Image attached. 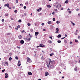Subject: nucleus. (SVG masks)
<instances>
[{
  "label": "nucleus",
  "instance_id": "f257e3e1",
  "mask_svg": "<svg viewBox=\"0 0 80 80\" xmlns=\"http://www.w3.org/2000/svg\"><path fill=\"white\" fill-rule=\"evenodd\" d=\"M49 62L52 65H54L55 63V62L54 61H51V59L50 58H49Z\"/></svg>",
  "mask_w": 80,
  "mask_h": 80
},
{
  "label": "nucleus",
  "instance_id": "f03ea898",
  "mask_svg": "<svg viewBox=\"0 0 80 80\" xmlns=\"http://www.w3.org/2000/svg\"><path fill=\"white\" fill-rule=\"evenodd\" d=\"M46 63L47 67H48V68H49V67H50V61H49V63H48V62H47Z\"/></svg>",
  "mask_w": 80,
  "mask_h": 80
},
{
  "label": "nucleus",
  "instance_id": "7ed1b4c3",
  "mask_svg": "<svg viewBox=\"0 0 80 80\" xmlns=\"http://www.w3.org/2000/svg\"><path fill=\"white\" fill-rule=\"evenodd\" d=\"M27 62H29V63H30L31 62V59H30V58L28 57H27Z\"/></svg>",
  "mask_w": 80,
  "mask_h": 80
},
{
  "label": "nucleus",
  "instance_id": "20e7f679",
  "mask_svg": "<svg viewBox=\"0 0 80 80\" xmlns=\"http://www.w3.org/2000/svg\"><path fill=\"white\" fill-rule=\"evenodd\" d=\"M55 68V67L53 65H51L50 66V69H53L54 68Z\"/></svg>",
  "mask_w": 80,
  "mask_h": 80
},
{
  "label": "nucleus",
  "instance_id": "39448f33",
  "mask_svg": "<svg viewBox=\"0 0 80 80\" xmlns=\"http://www.w3.org/2000/svg\"><path fill=\"white\" fill-rule=\"evenodd\" d=\"M24 39L25 40H26V41H30V40H31V38H25Z\"/></svg>",
  "mask_w": 80,
  "mask_h": 80
},
{
  "label": "nucleus",
  "instance_id": "423d86ee",
  "mask_svg": "<svg viewBox=\"0 0 80 80\" xmlns=\"http://www.w3.org/2000/svg\"><path fill=\"white\" fill-rule=\"evenodd\" d=\"M39 47H42V48H43V47H45V45L43 46V44H41L39 45Z\"/></svg>",
  "mask_w": 80,
  "mask_h": 80
},
{
  "label": "nucleus",
  "instance_id": "0eeeda50",
  "mask_svg": "<svg viewBox=\"0 0 80 80\" xmlns=\"http://www.w3.org/2000/svg\"><path fill=\"white\" fill-rule=\"evenodd\" d=\"M56 30H57V31L55 32V33H58L59 32L58 31H59V29L58 28H56Z\"/></svg>",
  "mask_w": 80,
  "mask_h": 80
},
{
  "label": "nucleus",
  "instance_id": "6e6552de",
  "mask_svg": "<svg viewBox=\"0 0 80 80\" xmlns=\"http://www.w3.org/2000/svg\"><path fill=\"white\" fill-rule=\"evenodd\" d=\"M45 76H48V75H49V74L48 73V72H45Z\"/></svg>",
  "mask_w": 80,
  "mask_h": 80
},
{
  "label": "nucleus",
  "instance_id": "1a4fd4ad",
  "mask_svg": "<svg viewBox=\"0 0 80 80\" xmlns=\"http://www.w3.org/2000/svg\"><path fill=\"white\" fill-rule=\"evenodd\" d=\"M28 74L29 75H32V73L31 72H28Z\"/></svg>",
  "mask_w": 80,
  "mask_h": 80
},
{
  "label": "nucleus",
  "instance_id": "9d476101",
  "mask_svg": "<svg viewBox=\"0 0 80 80\" xmlns=\"http://www.w3.org/2000/svg\"><path fill=\"white\" fill-rule=\"evenodd\" d=\"M20 43L21 44H23L24 43V41L23 40H21L20 41Z\"/></svg>",
  "mask_w": 80,
  "mask_h": 80
},
{
  "label": "nucleus",
  "instance_id": "9b49d317",
  "mask_svg": "<svg viewBox=\"0 0 80 80\" xmlns=\"http://www.w3.org/2000/svg\"><path fill=\"white\" fill-rule=\"evenodd\" d=\"M4 7H9V4L7 3L4 5Z\"/></svg>",
  "mask_w": 80,
  "mask_h": 80
},
{
  "label": "nucleus",
  "instance_id": "f8f14e48",
  "mask_svg": "<svg viewBox=\"0 0 80 80\" xmlns=\"http://www.w3.org/2000/svg\"><path fill=\"white\" fill-rule=\"evenodd\" d=\"M18 37L19 38V39H22V35H19L18 36Z\"/></svg>",
  "mask_w": 80,
  "mask_h": 80
},
{
  "label": "nucleus",
  "instance_id": "ddd939ff",
  "mask_svg": "<svg viewBox=\"0 0 80 80\" xmlns=\"http://www.w3.org/2000/svg\"><path fill=\"white\" fill-rule=\"evenodd\" d=\"M59 5L60 6V7H61V4H59L58 5H57L56 7V8H57L58 7V6Z\"/></svg>",
  "mask_w": 80,
  "mask_h": 80
},
{
  "label": "nucleus",
  "instance_id": "4468645a",
  "mask_svg": "<svg viewBox=\"0 0 80 80\" xmlns=\"http://www.w3.org/2000/svg\"><path fill=\"white\" fill-rule=\"evenodd\" d=\"M20 60H19L18 61V67H20V65H21V64H20Z\"/></svg>",
  "mask_w": 80,
  "mask_h": 80
},
{
  "label": "nucleus",
  "instance_id": "2eb2a0df",
  "mask_svg": "<svg viewBox=\"0 0 80 80\" xmlns=\"http://www.w3.org/2000/svg\"><path fill=\"white\" fill-rule=\"evenodd\" d=\"M39 33L38 32H35V36H37V35H38Z\"/></svg>",
  "mask_w": 80,
  "mask_h": 80
},
{
  "label": "nucleus",
  "instance_id": "dca6fc26",
  "mask_svg": "<svg viewBox=\"0 0 80 80\" xmlns=\"http://www.w3.org/2000/svg\"><path fill=\"white\" fill-rule=\"evenodd\" d=\"M48 24H49V25H50V24L52 23V21H48Z\"/></svg>",
  "mask_w": 80,
  "mask_h": 80
},
{
  "label": "nucleus",
  "instance_id": "f3484780",
  "mask_svg": "<svg viewBox=\"0 0 80 80\" xmlns=\"http://www.w3.org/2000/svg\"><path fill=\"white\" fill-rule=\"evenodd\" d=\"M62 37V35L61 34H59L58 36V38H60V37Z\"/></svg>",
  "mask_w": 80,
  "mask_h": 80
},
{
  "label": "nucleus",
  "instance_id": "a211bd4d",
  "mask_svg": "<svg viewBox=\"0 0 80 80\" xmlns=\"http://www.w3.org/2000/svg\"><path fill=\"white\" fill-rule=\"evenodd\" d=\"M54 55V54H53V53H51L49 54L50 56L51 57H52V55Z\"/></svg>",
  "mask_w": 80,
  "mask_h": 80
},
{
  "label": "nucleus",
  "instance_id": "6ab92c4d",
  "mask_svg": "<svg viewBox=\"0 0 80 80\" xmlns=\"http://www.w3.org/2000/svg\"><path fill=\"white\" fill-rule=\"evenodd\" d=\"M5 64H6L7 66H8V62H5Z\"/></svg>",
  "mask_w": 80,
  "mask_h": 80
},
{
  "label": "nucleus",
  "instance_id": "aec40b11",
  "mask_svg": "<svg viewBox=\"0 0 80 80\" xmlns=\"http://www.w3.org/2000/svg\"><path fill=\"white\" fill-rule=\"evenodd\" d=\"M64 42L65 43H67V40L64 39Z\"/></svg>",
  "mask_w": 80,
  "mask_h": 80
},
{
  "label": "nucleus",
  "instance_id": "412c9836",
  "mask_svg": "<svg viewBox=\"0 0 80 80\" xmlns=\"http://www.w3.org/2000/svg\"><path fill=\"white\" fill-rule=\"evenodd\" d=\"M12 58L10 57L9 58V61H11V60H12Z\"/></svg>",
  "mask_w": 80,
  "mask_h": 80
},
{
  "label": "nucleus",
  "instance_id": "4be33fe9",
  "mask_svg": "<svg viewBox=\"0 0 80 80\" xmlns=\"http://www.w3.org/2000/svg\"><path fill=\"white\" fill-rule=\"evenodd\" d=\"M77 67H76V68H75L74 70H75V71H76V72H77Z\"/></svg>",
  "mask_w": 80,
  "mask_h": 80
},
{
  "label": "nucleus",
  "instance_id": "5701e85b",
  "mask_svg": "<svg viewBox=\"0 0 80 80\" xmlns=\"http://www.w3.org/2000/svg\"><path fill=\"white\" fill-rule=\"evenodd\" d=\"M65 2L66 3H68V0L66 1Z\"/></svg>",
  "mask_w": 80,
  "mask_h": 80
},
{
  "label": "nucleus",
  "instance_id": "b1692460",
  "mask_svg": "<svg viewBox=\"0 0 80 80\" xmlns=\"http://www.w3.org/2000/svg\"><path fill=\"white\" fill-rule=\"evenodd\" d=\"M56 23L58 24V23H60V22H59V21H58L56 22Z\"/></svg>",
  "mask_w": 80,
  "mask_h": 80
},
{
  "label": "nucleus",
  "instance_id": "393cba45",
  "mask_svg": "<svg viewBox=\"0 0 80 80\" xmlns=\"http://www.w3.org/2000/svg\"><path fill=\"white\" fill-rule=\"evenodd\" d=\"M75 42H76V43H78V40L76 39L75 40Z\"/></svg>",
  "mask_w": 80,
  "mask_h": 80
},
{
  "label": "nucleus",
  "instance_id": "a878e982",
  "mask_svg": "<svg viewBox=\"0 0 80 80\" xmlns=\"http://www.w3.org/2000/svg\"><path fill=\"white\" fill-rule=\"evenodd\" d=\"M15 58H16V60H18V58L17 56H16L15 57Z\"/></svg>",
  "mask_w": 80,
  "mask_h": 80
},
{
  "label": "nucleus",
  "instance_id": "bb28decb",
  "mask_svg": "<svg viewBox=\"0 0 80 80\" xmlns=\"http://www.w3.org/2000/svg\"><path fill=\"white\" fill-rule=\"evenodd\" d=\"M47 7H48L49 8H50V7H51V6L50 5H47Z\"/></svg>",
  "mask_w": 80,
  "mask_h": 80
},
{
  "label": "nucleus",
  "instance_id": "cd10ccee",
  "mask_svg": "<svg viewBox=\"0 0 80 80\" xmlns=\"http://www.w3.org/2000/svg\"><path fill=\"white\" fill-rule=\"evenodd\" d=\"M18 22H19V23H20L21 22H22V20L20 19L19 20Z\"/></svg>",
  "mask_w": 80,
  "mask_h": 80
},
{
  "label": "nucleus",
  "instance_id": "c85d7f7f",
  "mask_svg": "<svg viewBox=\"0 0 80 80\" xmlns=\"http://www.w3.org/2000/svg\"><path fill=\"white\" fill-rule=\"evenodd\" d=\"M16 3H18V0H16Z\"/></svg>",
  "mask_w": 80,
  "mask_h": 80
},
{
  "label": "nucleus",
  "instance_id": "c756f323",
  "mask_svg": "<svg viewBox=\"0 0 80 80\" xmlns=\"http://www.w3.org/2000/svg\"><path fill=\"white\" fill-rule=\"evenodd\" d=\"M5 71V69H3L2 70V72H3Z\"/></svg>",
  "mask_w": 80,
  "mask_h": 80
},
{
  "label": "nucleus",
  "instance_id": "7c9ffc66",
  "mask_svg": "<svg viewBox=\"0 0 80 80\" xmlns=\"http://www.w3.org/2000/svg\"><path fill=\"white\" fill-rule=\"evenodd\" d=\"M5 15L6 16H8V13L5 14Z\"/></svg>",
  "mask_w": 80,
  "mask_h": 80
},
{
  "label": "nucleus",
  "instance_id": "2f4dec72",
  "mask_svg": "<svg viewBox=\"0 0 80 80\" xmlns=\"http://www.w3.org/2000/svg\"><path fill=\"white\" fill-rule=\"evenodd\" d=\"M29 35L30 37L31 38H32V36L31 35H30V33H29Z\"/></svg>",
  "mask_w": 80,
  "mask_h": 80
},
{
  "label": "nucleus",
  "instance_id": "473e14b6",
  "mask_svg": "<svg viewBox=\"0 0 80 80\" xmlns=\"http://www.w3.org/2000/svg\"><path fill=\"white\" fill-rule=\"evenodd\" d=\"M78 17H80V13H78Z\"/></svg>",
  "mask_w": 80,
  "mask_h": 80
},
{
  "label": "nucleus",
  "instance_id": "72a5a7b5",
  "mask_svg": "<svg viewBox=\"0 0 80 80\" xmlns=\"http://www.w3.org/2000/svg\"><path fill=\"white\" fill-rule=\"evenodd\" d=\"M14 12L15 13H17V10H16L14 11Z\"/></svg>",
  "mask_w": 80,
  "mask_h": 80
},
{
  "label": "nucleus",
  "instance_id": "f704fd0d",
  "mask_svg": "<svg viewBox=\"0 0 80 80\" xmlns=\"http://www.w3.org/2000/svg\"><path fill=\"white\" fill-rule=\"evenodd\" d=\"M17 28H20V25H18V26H17Z\"/></svg>",
  "mask_w": 80,
  "mask_h": 80
},
{
  "label": "nucleus",
  "instance_id": "c9c22d12",
  "mask_svg": "<svg viewBox=\"0 0 80 80\" xmlns=\"http://www.w3.org/2000/svg\"><path fill=\"white\" fill-rule=\"evenodd\" d=\"M58 43H61V41L60 40H58Z\"/></svg>",
  "mask_w": 80,
  "mask_h": 80
},
{
  "label": "nucleus",
  "instance_id": "e433bc0d",
  "mask_svg": "<svg viewBox=\"0 0 80 80\" xmlns=\"http://www.w3.org/2000/svg\"><path fill=\"white\" fill-rule=\"evenodd\" d=\"M52 20H53V21H55V18H53L52 19Z\"/></svg>",
  "mask_w": 80,
  "mask_h": 80
},
{
  "label": "nucleus",
  "instance_id": "4c0bfd02",
  "mask_svg": "<svg viewBox=\"0 0 80 80\" xmlns=\"http://www.w3.org/2000/svg\"><path fill=\"white\" fill-rule=\"evenodd\" d=\"M28 26H30V25H31V24H30L29 23H28Z\"/></svg>",
  "mask_w": 80,
  "mask_h": 80
},
{
  "label": "nucleus",
  "instance_id": "58836bf2",
  "mask_svg": "<svg viewBox=\"0 0 80 80\" xmlns=\"http://www.w3.org/2000/svg\"><path fill=\"white\" fill-rule=\"evenodd\" d=\"M23 8L24 9H26V8H27V7H26V6H25L23 7Z\"/></svg>",
  "mask_w": 80,
  "mask_h": 80
},
{
  "label": "nucleus",
  "instance_id": "ea45409f",
  "mask_svg": "<svg viewBox=\"0 0 80 80\" xmlns=\"http://www.w3.org/2000/svg\"><path fill=\"white\" fill-rule=\"evenodd\" d=\"M8 76H5V78H8Z\"/></svg>",
  "mask_w": 80,
  "mask_h": 80
},
{
  "label": "nucleus",
  "instance_id": "a19ab883",
  "mask_svg": "<svg viewBox=\"0 0 80 80\" xmlns=\"http://www.w3.org/2000/svg\"><path fill=\"white\" fill-rule=\"evenodd\" d=\"M10 35V33H8L7 34V36H8V35Z\"/></svg>",
  "mask_w": 80,
  "mask_h": 80
},
{
  "label": "nucleus",
  "instance_id": "79ce46f5",
  "mask_svg": "<svg viewBox=\"0 0 80 80\" xmlns=\"http://www.w3.org/2000/svg\"><path fill=\"white\" fill-rule=\"evenodd\" d=\"M72 25L73 26H75V24L73 22V23H72Z\"/></svg>",
  "mask_w": 80,
  "mask_h": 80
},
{
  "label": "nucleus",
  "instance_id": "37998d69",
  "mask_svg": "<svg viewBox=\"0 0 80 80\" xmlns=\"http://www.w3.org/2000/svg\"><path fill=\"white\" fill-rule=\"evenodd\" d=\"M2 22H4V21H5V20L4 19H2Z\"/></svg>",
  "mask_w": 80,
  "mask_h": 80
},
{
  "label": "nucleus",
  "instance_id": "c03bdc74",
  "mask_svg": "<svg viewBox=\"0 0 80 80\" xmlns=\"http://www.w3.org/2000/svg\"><path fill=\"white\" fill-rule=\"evenodd\" d=\"M41 25L42 26H43L44 25V23H42Z\"/></svg>",
  "mask_w": 80,
  "mask_h": 80
},
{
  "label": "nucleus",
  "instance_id": "a18cd8bd",
  "mask_svg": "<svg viewBox=\"0 0 80 80\" xmlns=\"http://www.w3.org/2000/svg\"><path fill=\"white\" fill-rule=\"evenodd\" d=\"M74 34H75V35H77V32H75V33H74Z\"/></svg>",
  "mask_w": 80,
  "mask_h": 80
},
{
  "label": "nucleus",
  "instance_id": "49530a36",
  "mask_svg": "<svg viewBox=\"0 0 80 80\" xmlns=\"http://www.w3.org/2000/svg\"><path fill=\"white\" fill-rule=\"evenodd\" d=\"M79 10V9L78 8H77L76 9V11H78Z\"/></svg>",
  "mask_w": 80,
  "mask_h": 80
},
{
  "label": "nucleus",
  "instance_id": "de8ad7c7",
  "mask_svg": "<svg viewBox=\"0 0 80 80\" xmlns=\"http://www.w3.org/2000/svg\"><path fill=\"white\" fill-rule=\"evenodd\" d=\"M11 20H14V19L13 18H12Z\"/></svg>",
  "mask_w": 80,
  "mask_h": 80
},
{
  "label": "nucleus",
  "instance_id": "09e8293b",
  "mask_svg": "<svg viewBox=\"0 0 80 80\" xmlns=\"http://www.w3.org/2000/svg\"><path fill=\"white\" fill-rule=\"evenodd\" d=\"M70 44H72V42L71 41L70 42H69Z\"/></svg>",
  "mask_w": 80,
  "mask_h": 80
},
{
  "label": "nucleus",
  "instance_id": "8fccbe9b",
  "mask_svg": "<svg viewBox=\"0 0 80 80\" xmlns=\"http://www.w3.org/2000/svg\"><path fill=\"white\" fill-rule=\"evenodd\" d=\"M68 12H69V13H72V12H71V11H69Z\"/></svg>",
  "mask_w": 80,
  "mask_h": 80
},
{
  "label": "nucleus",
  "instance_id": "3c124183",
  "mask_svg": "<svg viewBox=\"0 0 80 80\" xmlns=\"http://www.w3.org/2000/svg\"><path fill=\"white\" fill-rule=\"evenodd\" d=\"M5 74L6 76H8V74L7 73H5Z\"/></svg>",
  "mask_w": 80,
  "mask_h": 80
},
{
  "label": "nucleus",
  "instance_id": "603ef678",
  "mask_svg": "<svg viewBox=\"0 0 80 80\" xmlns=\"http://www.w3.org/2000/svg\"><path fill=\"white\" fill-rule=\"evenodd\" d=\"M43 31H46V30L45 29H43Z\"/></svg>",
  "mask_w": 80,
  "mask_h": 80
},
{
  "label": "nucleus",
  "instance_id": "864d4df0",
  "mask_svg": "<svg viewBox=\"0 0 80 80\" xmlns=\"http://www.w3.org/2000/svg\"><path fill=\"white\" fill-rule=\"evenodd\" d=\"M67 37V35L65 34V37Z\"/></svg>",
  "mask_w": 80,
  "mask_h": 80
},
{
  "label": "nucleus",
  "instance_id": "5fc2aeb1",
  "mask_svg": "<svg viewBox=\"0 0 80 80\" xmlns=\"http://www.w3.org/2000/svg\"><path fill=\"white\" fill-rule=\"evenodd\" d=\"M61 10H63V8H62L61 9Z\"/></svg>",
  "mask_w": 80,
  "mask_h": 80
},
{
  "label": "nucleus",
  "instance_id": "6e6d98bb",
  "mask_svg": "<svg viewBox=\"0 0 80 80\" xmlns=\"http://www.w3.org/2000/svg\"><path fill=\"white\" fill-rule=\"evenodd\" d=\"M78 39H80V36H79L78 37Z\"/></svg>",
  "mask_w": 80,
  "mask_h": 80
},
{
  "label": "nucleus",
  "instance_id": "4d7b16f0",
  "mask_svg": "<svg viewBox=\"0 0 80 80\" xmlns=\"http://www.w3.org/2000/svg\"><path fill=\"white\" fill-rule=\"evenodd\" d=\"M23 32H25V31H24V30H23V31H22V33H23Z\"/></svg>",
  "mask_w": 80,
  "mask_h": 80
},
{
  "label": "nucleus",
  "instance_id": "13d9d810",
  "mask_svg": "<svg viewBox=\"0 0 80 80\" xmlns=\"http://www.w3.org/2000/svg\"><path fill=\"white\" fill-rule=\"evenodd\" d=\"M20 6H23V4H20Z\"/></svg>",
  "mask_w": 80,
  "mask_h": 80
},
{
  "label": "nucleus",
  "instance_id": "bf43d9fd",
  "mask_svg": "<svg viewBox=\"0 0 80 80\" xmlns=\"http://www.w3.org/2000/svg\"><path fill=\"white\" fill-rule=\"evenodd\" d=\"M78 63H80V60H79V61L78 62Z\"/></svg>",
  "mask_w": 80,
  "mask_h": 80
},
{
  "label": "nucleus",
  "instance_id": "052dcab7",
  "mask_svg": "<svg viewBox=\"0 0 80 80\" xmlns=\"http://www.w3.org/2000/svg\"><path fill=\"white\" fill-rule=\"evenodd\" d=\"M49 38H51V39H52V37H50Z\"/></svg>",
  "mask_w": 80,
  "mask_h": 80
},
{
  "label": "nucleus",
  "instance_id": "680f3d73",
  "mask_svg": "<svg viewBox=\"0 0 80 80\" xmlns=\"http://www.w3.org/2000/svg\"><path fill=\"white\" fill-rule=\"evenodd\" d=\"M55 12H57V9H55Z\"/></svg>",
  "mask_w": 80,
  "mask_h": 80
},
{
  "label": "nucleus",
  "instance_id": "e2e57ef3",
  "mask_svg": "<svg viewBox=\"0 0 80 80\" xmlns=\"http://www.w3.org/2000/svg\"><path fill=\"white\" fill-rule=\"evenodd\" d=\"M31 32H33V29H31Z\"/></svg>",
  "mask_w": 80,
  "mask_h": 80
},
{
  "label": "nucleus",
  "instance_id": "0e129e2a",
  "mask_svg": "<svg viewBox=\"0 0 80 80\" xmlns=\"http://www.w3.org/2000/svg\"><path fill=\"white\" fill-rule=\"evenodd\" d=\"M65 38V37H64L62 38H61V39H64V38Z\"/></svg>",
  "mask_w": 80,
  "mask_h": 80
},
{
  "label": "nucleus",
  "instance_id": "69168bd1",
  "mask_svg": "<svg viewBox=\"0 0 80 80\" xmlns=\"http://www.w3.org/2000/svg\"><path fill=\"white\" fill-rule=\"evenodd\" d=\"M37 11H38V12H40V10L38 9V10H37Z\"/></svg>",
  "mask_w": 80,
  "mask_h": 80
},
{
  "label": "nucleus",
  "instance_id": "338daca9",
  "mask_svg": "<svg viewBox=\"0 0 80 80\" xmlns=\"http://www.w3.org/2000/svg\"><path fill=\"white\" fill-rule=\"evenodd\" d=\"M68 11V10H70V9H69V8H68V10H67Z\"/></svg>",
  "mask_w": 80,
  "mask_h": 80
},
{
  "label": "nucleus",
  "instance_id": "774afa93",
  "mask_svg": "<svg viewBox=\"0 0 80 80\" xmlns=\"http://www.w3.org/2000/svg\"><path fill=\"white\" fill-rule=\"evenodd\" d=\"M39 10H42V8H39Z\"/></svg>",
  "mask_w": 80,
  "mask_h": 80
}]
</instances>
